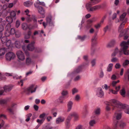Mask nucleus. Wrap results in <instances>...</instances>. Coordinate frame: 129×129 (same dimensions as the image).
Here are the masks:
<instances>
[{
	"instance_id": "nucleus-55",
	"label": "nucleus",
	"mask_w": 129,
	"mask_h": 129,
	"mask_svg": "<svg viewBox=\"0 0 129 129\" xmlns=\"http://www.w3.org/2000/svg\"><path fill=\"white\" fill-rule=\"evenodd\" d=\"M106 16H104L102 19L100 21V24H102L103 23V22H104V20L105 19V18H106Z\"/></svg>"
},
{
	"instance_id": "nucleus-26",
	"label": "nucleus",
	"mask_w": 129,
	"mask_h": 129,
	"mask_svg": "<svg viewBox=\"0 0 129 129\" xmlns=\"http://www.w3.org/2000/svg\"><path fill=\"white\" fill-rule=\"evenodd\" d=\"M6 21L8 23H7V24H9L11 23L13 21V19L10 16H9L7 17L6 18Z\"/></svg>"
},
{
	"instance_id": "nucleus-9",
	"label": "nucleus",
	"mask_w": 129,
	"mask_h": 129,
	"mask_svg": "<svg viewBox=\"0 0 129 129\" xmlns=\"http://www.w3.org/2000/svg\"><path fill=\"white\" fill-rule=\"evenodd\" d=\"M123 109L124 112L129 114V106L126 104H122L120 108Z\"/></svg>"
},
{
	"instance_id": "nucleus-24",
	"label": "nucleus",
	"mask_w": 129,
	"mask_h": 129,
	"mask_svg": "<svg viewBox=\"0 0 129 129\" xmlns=\"http://www.w3.org/2000/svg\"><path fill=\"white\" fill-rule=\"evenodd\" d=\"M129 45V39L126 42L123 41L120 44V46H128Z\"/></svg>"
},
{
	"instance_id": "nucleus-46",
	"label": "nucleus",
	"mask_w": 129,
	"mask_h": 129,
	"mask_svg": "<svg viewBox=\"0 0 129 129\" xmlns=\"http://www.w3.org/2000/svg\"><path fill=\"white\" fill-rule=\"evenodd\" d=\"M1 41L3 43H6V42L7 41V37H3L2 38Z\"/></svg>"
},
{
	"instance_id": "nucleus-23",
	"label": "nucleus",
	"mask_w": 129,
	"mask_h": 129,
	"mask_svg": "<svg viewBox=\"0 0 129 129\" xmlns=\"http://www.w3.org/2000/svg\"><path fill=\"white\" fill-rule=\"evenodd\" d=\"M4 91L5 92H9L11 89V88L8 85H5L4 87Z\"/></svg>"
},
{
	"instance_id": "nucleus-60",
	"label": "nucleus",
	"mask_w": 129,
	"mask_h": 129,
	"mask_svg": "<svg viewBox=\"0 0 129 129\" xmlns=\"http://www.w3.org/2000/svg\"><path fill=\"white\" fill-rule=\"evenodd\" d=\"M124 25H120L118 29V30L120 32L121 30L124 27Z\"/></svg>"
},
{
	"instance_id": "nucleus-8",
	"label": "nucleus",
	"mask_w": 129,
	"mask_h": 129,
	"mask_svg": "<svg viewBox=\"0 0 129 129\" xmlns=\"http://www.w3.org/2000/svg\"><path fill=\"white\" fill-rule=\"evenodd\" d=\"M35 6L37 8L39 13L42 15L44 14L45 10L42 7L38 6V4H35Z\"/></svg>"
},
{
	"instance_id": "nucleus-5",
	"label": "nucleus",
	"mask_w": 129,
	"mask_h": 129,
	"mask_svg": "<svg viewBox=\"0 0 129 129\" xmlns=\"http://www.w3.org/2000/svg\"><path fill=\"white\" fill-rule=\"evenodd\" d=\"M126 15V13H123L119 17L120 21H122L123 22L125 23L127 21V18H125V17ZM120 20L117 19L116 20V22H119Z\"/></svg>"
},
{
	"instance_id": "nucleus-14",
	"label": "nucleus",
	"mask_w": 129,
	"mask_h": 129,
	"mask_svg": "<svg viewBox=\"0 0 129 129\" xmlns=\"http://www.w3.org/2000/svg\"><path fill=\"white\" fill-rule=\"evenodd\" d=\"M97 94L98 96L101 98L104 96V93L101 88L99 87L98 88Z\"/></svg>"
},
{
	"instance_id": "nucleus-51",
	"label": "nucleus",
	"mask_w": 129,
	"mask_h": 129,
	"mask_svg": "<svg viewBox=\"0 0 129 129\" xmlns=\"http://www.w3.org/2000/svg\"><path fill=\"white\" fill-rule=\"evenodd\" d=\"M89 123L90 126H93L95 124V122L94 120H91L90 121Z\"/></svg>"
},
{
	"instance_id": "nucleus-63",
	"label": "nucleus",
	"mask_w": 129,
	"mask_h": 129,
	"mask_svg": "<svg viewBox=\"0 0 129 129\" xmlns=\"http://www.w3.org/2000/svg\"><path fill=\"white\" fill-rule=\"evenodd\" d=\"M0 117L1 118H3L4 119H7L6 116L4 114H1L0 115Z\"/></svg>"
},
{
	"instance_id": "nucleus-18",
	"label": "nucleus",
	"mask_w": 129,
	"mask_h": 129,
	"mask_svg": "<svg viewBox=\"0 0 129 129\" xmlns=\"http://www.w3.org/2000/svg\"><path fill=\"white\" fill-rule=\"evenodd\" d=\"M22 41L20 40L16 41L14 44L15 47L18 48H20L21 46Z\"/></svg>"
},
{
	"instance_id": "nucleus-47",
	"label": "nucleus",
	"mask_w": 129,
	"mask_h": 129,
	"mask_svg": "<svg viewBox=\"0 0 129 129\" xmlns=\"http://www.w3.org/2000/svg\"><path fill=\"white\" fill-rule=\"evenodd\" d=\"M10 15L12 17H14L16 16V13L14 11H12L10 12Z\"/></svg>"
},
{
	"instance_id": "nucleus-34",
	"label": "nucleus",
	"mask_w": 129,
	"mask_h": 129,
	"mask_svg": "<svg viewBox=\"0 0 129 129\" xmlns=\"http://www.w3.org/2000/svg\"><path fill=\"white\" fill-rule=\"evenodd\" d=\"M32 115L31 113H29L27 114L26 115L27 118L26 119L25 121L26 122L30 120V117Z\"/></svg>"
},
{
	"instance_id": "nucleus-12",
	"label": "nucleus",
	"mask_w": 129,
	"mask_h": 129,
	"mask_svg": "<svg viewBox=\"0 0 129 129\" xmlns=\"http://www.w3.org/2000/svg\"><path fill=\"white\" fill-rule=\"evenodd\" d=\"M11 27V25H7L6 27V31L5 33L6 37H9L11 35L10 32V29Z\"/></svg>"
},
{
	"instance_id": "nucleus-53",
	"label": "nucleus",
	"mask_w": 129,
	"mask_h": 129,
	"mask_svg": "<svg viewBox=\"0 0 129 129\" xmlns=\"http://www.w3.org/2000/svg\"><path fill=\"white\" fill-rule=\"evenodd\" d=\"M95 20L94 18L90 19L88 20V22L89 23H93L95 22Z\"/></svg>"
},
{
	"instance_id": "nucleus-21",
	"label": "nucleus",
	"mask_w": 129,
	"mask_h": 129,
	"mask_svg": "<svg viewBox=\"0 0 129 129\" xmlns=\"http://www.w3.org/2000/svg\"><path fill=\"white\" fill-rule=\"evenodd\" d=\"M73 105V103L71 101H69L67 104L68 109V111L69 112L72 109Z\"/></svg>"
},
{
	"instance_id": "nucleus-32",
	"label": "nucleus",
	"mask_w": 129,
	"mask_h": 129,
	"mask_svg": "<svg viewBox=\"0 0 129 129\" xmlns=\"http://www.w3.org/2000/svg\"><path fill=\"white\" fill-rule=\"evenodd\" d=\"M72 116L74 117L75 119H77L78 118V114L75 112H72L71 113Z\"/></svg>"
},
{
	"instance_id": "nucleus-25",
	"label": "nucleus",
	"mask_w": 129,
	"mask_h": 129,
	"mask_svg": "<svg viewBox=\"0 0 129 129\" xmlns=\"http://www.w3.org/2000/svg\"><path fill=\"white\" fill-rule=\"evenodd\" d=\"M127 125V123H126L123 121L120 122L119 126L120 127L122 128H123L126 127Z\"/></svg>"
},
{
	"instance_id": "nucleus-20",
	"label": "nucleus",
	"mask_w": 129,
	"mask_h": 129,
	"mask_svg": "<svg viewBox=\"0 0 129 129\" xmlns=\"http://www.w3.org/2000/svg\"><path fill=\"white\" fill-rule=\"evenodd\" d=\"M33 3L31 1H28L24 3V5L27 7L30 6L32 5Z\"/></svg>"
},
{
	"instance_id": "nucleus-15",
	"label": "nucleus",
	"mask_w": 129,
	"mask_h": 129,
	"mask_svg": "<svg viewBox=\"0 0 129 129\" xmlns=\"http://www.w3.org/2000/svg\"><path fill=\"white\" fill-rule=\"evenodd\" d=\"M65 120V118L63 117L60 116L56 118V123L58 124L63 122Z\"/></svg>"
},
{
	"instance_id": "nucleus-57",
	"label": "nucleus",
	"mask_w": 129,
	"mask_h": 129,
	"mask_svg": "<svg viewBox=\"0 0 129 129\" xmlns=\"http://www.w3.org/2000/svg\"><path fill=\"white\" fill-rule=\"evenodd\" d=\"M10 32L11 35L15 33V30L14 28H10Z\"/></svg>"
},
{
	"instance_id": "nucleus-36",
	"label": "nucleus",
	"mask_w": 129,
	"mask_h": 129,
	"mask_svg": "<svg viewBox=\"0 0 129 129\" xmlns=\"http://www.w3.org/2000/svg\"><path fill=\"white\" fill-rule=\"evenodd\" d=\"M29 25H22V27L24 30H26L27 29H28Z\"/></svg>"
},
{
	"instance_id": "nucleus-28",
	"label": "nucleus",
	"mask_w": 129,
	"mask_h": 129,
	"mask_svg": "<svg viewBox=\"0 0 129 129\" xmlns=\"http://www.w3.org/2000/svg\"><path fill=\"white\" fill-rule=\"evenodd\" d=\"M82 70V67L79 66L74 71V74H77L80 72Z\"/></svg>"
},
{
	"instance_id": "nucleus-35",
	"label": "nucleus",
	"mask_w": 129,
	"mask_h": 129,
	"mask_svg": "<svg viewBox=\"0 0 129 129\" xmlns=\"http://www.w3.org/2000/svg\"><path fill=\"white\" fill-rule=\"evenodd\" d=\"M31 32L30 31H29L27 33V34L25 36L24 38L25 39H28L30 38V36L31 35Z\"/></svg>"
},
{
	"instance_id": "nucleus-16",
	"label": "nucleus",
	"mask_w": 129,
	"mask_h": 129,
	"mask_svg": "<svg viewBox=\"0 0 129 129\" xmlns=\"http://www.w3.org/2000/svg\"><path fill=\"white\" fill-rule=\"evenodd\" d=\"M101 7L100 5H98L94 6L90 8L89 11H93L96 10L100 9Z\"/></svg>"
},
{
	"instance_id": "nucleus-22",
	"label": "nucleus",
	"mask_w": 129,
	"mask_h": 129,
	"mask_svg": "<svg viewBox=\"0 0 129 129\" xmlns=\"http://www.w3.org/2000/svg\"><path fill=\"white\" fill-rule=\"evenodd\" d=\"M46 20L47 24H51L53 23V22L51 19V16L47 17L46 18Z\"/></svg>"
},
{
	"instance_id": "nucleus-62",
	"label": "nucleus",
	"mask_w": 129,
	"mask_h": 129,
	"mask_svg": "<svg viewBox=\"0 0 129 129\" xmlns=\"http://www.w3.org/2000/svg\"><path fill=\"white\" fill-rule=\"evenodd\" d=\"M120 87L121 86L120 85H119L117 86H115V89L117 92L119 91L120 90Z\"/></svg>"
},
{
	"instance_id": "nucleus-11",
	"label": "nucleus",
	"mask_w": 129,
	"mask_h": 129,
	"mask_svg": "<svg viewBox=\"0 0 129 129\" xmlns=\"http://www.w3.org/2000/svg\"><path fill=\"white\" fill-rule=\"evenodd\" d=\"M120 46L121 50L122 51L124 55H127L129 54V51L127 49L128 46Z\"/></svg>"
},
{
	"instance_id": "nucleus-30",
	"label": "nucleus",
	"mask_w": 129,
	"mask_h": 129,
	"mask_svg": "<svg viewBox=\"0 0 129 129\" xmlns=\"http://www.w3.org/2000/svg\"><path fill=\"white\" fill-rule=\"evenodd\" d=\"M31 59L29 57L26 58V63L28 65H30L31 63Z\"/></svg>"
},
{
	"instance_id": "nucleus-61",
	"label": "nucleus",
	"mask_w": 129,
	"mask_h": 129,
	"mask_svg": "<svg viewBox=\"0 0 129 129\" xmlns=\"http://www.w3.org/2000/svg\"><path fill=\"white\" fill-rule=\"evenodd\" d=\"M78 90L76 88L73 89L72 90V94H74L78 92Z\"/></svg>"
},
{
	"instance_id": "nucleus-31",
	"label": "nucleus",
	"mask_w": 129,
	"mask_h": 129,
	"mask_svg": "<svg viewBox=\"0 0 129 129\" xmlns=\"http://www.w3.org/2000/svg\"><path fill=\"white\" fill-rule=\"evenodd\" d=\"M113 64L112 63H110L108 65L107 68V71L108 72L111 71L112 69Z\"/></svg>"
},
{
	"instance_id": "nucleus-56",
	"label": "nucleus",
	"mask_w": 129,
	"mask_h": 129,
	"mask_svg": "<svg viewBox=\"0 0 129 129\" xmlns=\"http://www.w3.org/2000/svg\"><path fill=\"white\" fill-rule=\"evenodd\" d=\"M91 6V4L90 3H87L86 5V9L88 10L89 11V9H90V7Z\"/></svg>"
},
{
	"instance_id": "nucleus-33",
	"label": "nucleus",
	"mask_w": 129,
	"mask_h": 129,
	"mask_svg": "<svg viewBox=\"0 0 129 129\" xmlns=\"http://www.w3.org/2000/svg\"><path fill=\"white\" fill-rule=\"evenodd\" d=\"M38 26L37 25H29L28 29L29 30L34 29L36 28Z\"/></svg>"
},
{
	"instance_id": "nucleus-42",
	"label": "nucleus",
	"mask_w": 129,
	"mask_h": 129,
	"mask_svg": "<svg viewBox=\"0 0 129 129\" xmlns=\"http://www.w3.org/2000/svg\"><path fill=\"white\" fill-rule=\"evenodd\" d=\"M6 79V78L5 77L4 75L0 73V80H5Z\"/></svg>"
},
{
	"instance_id": "nucleus-39",
	"label": "nucleus",
	"mask_w": 129,
	"mask_h": 129,
	"mask_svg": "<svg viewBox=\"0 0 129 129\" xmlns=\"http://www.w3.org/2000/svg\"><path fill=\"white\" fill-rule=\"evenodd\" d=\"M100 108H98L96 109L94 111V112L95 114L96 115H99L100 114Z\"/></svg>"
},
{
	"instance_id": "nucleus-27",
	"label": "nucleus",
	"mask_w": 129,
	"mask_h": 129,
	"mask_svg": "<svg viewBox=\"0 0 129 129\" xmlns=\"http://www.w3.org/2000/svg\"><path fill=\"white\" fill-rule=\"evenodd\" d=\"M120 94L123 97L125 96V89L123 87L122 88V89H121L120 91Z\"/></svg>"
},
{
	"instance_id": "nucleus-40",
	"label": "nucleus",
	"mask_w": 129,
	"mask_h": 129,
	"mask_svg": "<svg viewBox=\"0 0 129 129\" xmlns=\"http://www.w3.org/2000/svg\"><path fill=\"white\" fill-rule=\"evenodd\" d=\"M6 45L8 47H9L11 45V40H9L7 41H6Z\"/></svg>"
},
{
	"instance_id": "nucleus-48",
	"label": "nucleus",
	"mask_w": 129,
	"mask_h": 129,
	"mask_svg": "<svg viewBox=\"0 0 129 129\" xmlns=\"http://www.w3.org/2000/svg\"><path fill=\"white\" fill-rule=\"evenodd\" d=\"M15 35L16 37L19 38L20 37L21 35V33L19 31H17L15 33Z\"/></svg>"
},
{
	"instance_id": "nucleus-43",
	"label": "nucleus",
	"mask_w": 129,
	"mask_h": 129,
	"mask_svg": "<svg viewBox=\"0 0 129 129\" xmlns=\"http://www.w3.org/2000/svg\"><path fill=\"white\" fill-rule=\"evenodd\" d=\"M111 28V26L110 25H107L104 28V31L105 33H106L107 31L110 29Z\"/></svg>"
},
{
	"instance_id": "nucleus-4",
	"label": "nucleus",
	"mask_w": 129,
	"mask_h": 129,
	"mask_svg": "<svg viewBox=\"0 0 129 129\" xmlns=\"http://www.w3.org/2000/svg\"><path fill=\"white\" fill-rule=\"evenodd\" d=\"M16 54L18 59L20 60L23 61L25 59V56L24 53L21 51H17Z\"/></svg>"
},
{
	"instance_id": "nucleus-59",
	"label": "nucleus",
	"mask_w": 129,
	"mask_h": 129,
	"mask_svg": "<svg viewBox=\"0 0 129 129\" xmlns=\"http://www.w3.org/2000/svg\"><path fill=\"white\" fill-rule=\"evenodd\" d=\"M95 61L96 60L95 59H93L91 61V63L92 67H93L95 66L96 63Z\"/></svg>"
},
{
	"instance_id": "nucleus-2",
	"label": "nucleus",
	"mask_w": 129,
	"mask_h": 129,
	"mask_svg": "<svg viewBox=\"0 0 129 129\" xmlns=\"http://www.w3.org/2000/svg\"><path fill=\"white\" fill-rule=\"evenodd\" d=\"M16 57L15 54L12 52L7 53L6 55V60L9 61L14 59Z\"/></svg>"
},
{
	"instance_id": "nucleus-45",
	"label": "nucleus",
	"mask_w": 129,
	"mask_h": 129,
	"mask_svg": "<svg viewBox=\"0 0 129 129\" xmlns=\"http://www.w3.org/2000/svg\"><path fill=\"white\" fill-rule=\"evenodd\" d=\"M61 94L63 96H66L68 94V92L67 91L63 90Z\"/></svg>"
},
{
	"instance_id": "nucleus-64",
	"label": "nucleus",
	"mask_w": 129,
	"mask_h": 129,
	"mask_svg": "<svg viewBox=\"0 0 129 129\" xmlns=\"http://www.w3.org/2000/svg\"><path fill=\"white\" fill-rule=\"evenodd\" d=\"M116 17L117 14L116 13H114L112 15V19L114 20L116 18Z\"/></svg>"
},
{
	"instance_id": "nucleus-44",
	"label": "nucleus",
	"mask_w": 129,
	"mask_h": 129,
	"mask_svg": "<svg viewBox=\"0 0 129 129\" xmlns=\"http://www.w3.org/2000/svg\"><path fill=\"white\" fill-rule=\"evenodd\" d=\"M100 1V0H94L91 1V3L93 5H95L98 3Z\"/></svg>"
},
{
	"instance_id": "nucleus-1",
	"label": "nucleus",
	"mask_w": 129,
	"mask_h": 129,
	"mask_svg": "<svg viewBox=\"0 0 129 129\" xmlns=\"http://www.w3.org/2000/svg\"><path fill=\"white\" fill-rule=\"evenodd\" d=\"M17 104L13 103L11 104L10 107H8L7 109V110L11 114H14V112L17 109Z\"/></svg>"
},
{
	"instance_id": "nucleus-41",
	"label": "nucleus",
	"mask_w": 129,
	"mask_h": 129,
	"mask_svg": "<svg viewBox=\"0 0 129 129\" xmlns=\"http://www.w3.org/2000/svg\"><path fill=\"white\" fill-rule=\"evenodd\" d=\"M120 81L119 80H118L117 81H114L112 82V86L115 87V86L117 83L119 82Z\"/></svg>"
},
{
	"instance_id": "nucleus-7",
	"label": "nucleus",
	"mask_w": 129,
	"mask_h": 129,
	"mask_svg": "<svg viewBox=\"0 0 129 129\" xmlns=\"http://www.w3.org/2000/svg\"><path fill=\"white\" fill-rule=\"evenodd\" d=\"M122 54L123 53L122 50L119 51L118 48L116 47L115 49L113 52L112 54V56H114L118 54V56L120 57Z\"/></svg>"
},
{
	"instance_id": "nucleus-19",
	"label": "nucleus",
	"mask_w": 129,
	"mask_h": 129,
	"mask_svg": "<svg viewBox=\"0 0 129 129\" xmlns=\"http://www.w3.org/2000/svg\"><path fill=\"white\" fill-rule=\"evenodd\" d=\"M124 79L125 81L127 80L129 81V69L127 70L125 73L124 75Z\"/></svg>"
},
{
	"instance_id": "nucleus-49",
	"label": "nucleus",
	"mask_w": 129,
	"mask_h": 129,
	"mask_svg": "<svg viewBox=\"0 0 129 129\" xmlns=\"http://www.w3.org/2000/svg\"><path fill=\"white\" fill-rule=\"evenodd\" d=\"M129 64V60H126L124 62L123 65L124 66H126Z\"/></svg>"
},
{
	"instance_id": "nucleus-6",
	"label": "nucleus",
	"mask_w": 129,
	"mask_h": 129,
	"mask_svg": "<svg viewBox=\"0 0 129 129\" xmlns=\"http://www.w3.org/2000/svg\"><path fill=\"white\" fill-rule=\"evenodd\" d=\"M37 87H34L33 85H31L27 88L26 93L28 94H30V93H33L35 92L36 90Z\"/></svg>"
},
{
	"instance_id": "nucleus-13",
	"label": "nucleus",
	"mask_w": 129,
	"mask_h": 129,
	"mask_svg": "<svg viewBox=\"0 0 129 129\" xmlns=\"http://www.w3.org/2000/svg\"><path fill=\"white\" fill-rule=\"evenodd\" d=\"M34 43L35 42H33L28 44L27 46V49L30 51H32L34 50L35 49H37L36 48H35L34 47Z\"/></svg>"
},
{
	"instance_id": "nucleus-17",
	"label": "nucleus",
	"mask_w": 129,
	"mask_h": 129,
	"mask_svg": "<svg viewBox=\"0 0 129 129\" xmlns=\"http://www.w3.org/2000/svg\"><path fill=\"white\" fill-rule=\"evenodd\" d=\"M116 41L114 40H112L108 44L107 47L108 48H110L114 46L116 44Z\"/></svg>"
},
{
	"instance_id": "nucleus-3",
	"label": "nucleus",
	"mask_w": 129,
	"mask_h": 129,
	"mask_svg": "<svg viewBox=\"0 0 129 129\" xmlns=\"http://www.w3.org/2000/svg\"><path fill=\"white\" fill-rule=\"evenodd\" d=\"M110 103L112 106H116L120 108L122 104L115 100H112L110 101Z\"/></svg>"
},
{
	"instance_id": "nucleus-58",
	"label": "nucleus",
	"mask_w": 129,
	"mask_h": 129,
	"mask_svg": "<svg viewBox=\"0 0 129 129\" xmlns=\"http://www.w3.org/2000/svg\"><path fill=\"white\" fill-rule=\"evenodd\" d=\"M22 77L21 76H18L17 75H16L13 77V78L15 79H20Z\"/></svg>"
},
{
	"instance_id": "nucleus-54",
	"label": "nucleus",
	"mask_w": 129,
	"mask_h": 129,
	"mask_svg": "<svg viewBox=\"0 0 129 129\" xmlns=\"http://www.w3.org/2000/svg\"><path fill=\"white\" fill-rule=\"evenodd\" d=\"M103 88H105L106 90H107L110 87L108 86V85L106 84H105L104 85H103L102 86Z\"/></svg>"
},
{
	"instance_id": "nucleus-10",
	"label": "nucleus",
	"mask_w": 129,
	"mask_h": 129,
	"mask_svg": "<svg viewBox=\"0 0 129 129\" xmlns=\"http://www.w3.org/2000/svg\"><path fill=\"white\" fill-rule=\"evenodd\" d=\"M122 113L118 111L114 113L113 116L114 118L117 120L120 119L122 116Z\"/></svg>"
},
{
	"instance_id": "nucleus-50",
	"label": "nucleus",
	"mask_w": 129,
	"mask_h": 129,
	"mask_svg": "<svg viewBox=\"0 0 129 129\" xmlns=\"http://www.w3.org/2000/svg\"><path fill=\"white\" fill-rule=\"evenodd\" d=\"M7 103V101L6 100H0V104H6Z\"/></svg>"
},
{
	"instance_id": "nucleus-37",
	"label": "nucleus",
	"mask_w": 129,
	"mask_h": 129,
	"mask_svg": "<svg viewBox=\"0 0 129 129\" xmlns=\"http://www.w3.org/2000/svg\"><path fill=\"white\" fill-rule=\"evenodd\" d=\"M64 99V97L63 96L60 97L59 99V103L60 104H63L64 102L63 100Z\"/></svg>"
},
{
	"instance_id": "nucleus-38",
	"label": "nucleus",
	"mask_w": 129,
	"mask_h": 129,
	"mask_svg": "<svg viewBox=\"0 0 129 129\" xmlns=\"http://www.w3.org/2000/svg\"><path fill=\"white\" fill-rule=\"evenodd\" d=\"M44 120L45 119H38L37 120V122L39 123V124L40 125L43 123Z\"/></svg>"
},
{
	"instance_id": "nucleus-29",
	"label": "nucleus",
	"mask_w": 129,
	"mask_h": 129,
	"mask_svg": "<svg viewBox=\"0 0 129 129\" xmlns=\"http://www.w3.org/2000/svg\"><path fill=\"white\" fill-rule=\"evenodd\" d=\"M6 51V49L4 48L0 49V56H2L4 55Z\"/></svg>"
},
{
	"instance_id": "nucleus-52",
	"label": "nucleus",
	"mask_w": 129,
	"mask_h": 129,
	"mask_svg": "<svg viewBox=\"0 0 129 129\" xmlns=\"http://www.w3.org/2000/svg\"><path fill=\"white\" fill-rule=\"evenodd\" d=\"M52 127L48 125L45 126L43 128V129H52Z\"/></svg>"
}]
</instances>
